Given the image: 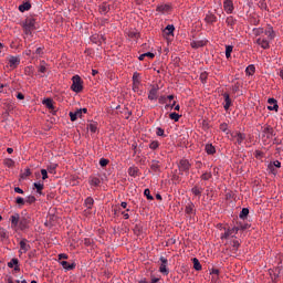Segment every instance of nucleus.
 <instances>
[{
    "label": "nucleus",
    "instance_id": "f257e3e1",
    "mask_svg": "<svg viewBox=\"0 0 283 283\" xmlns=\"http://www.w3.org/2000/svg\"><path fill=\"white\" fill-rule=\"evenodd\" d=\"M71 90L72 92H75V94H81V92H83V78L78 75H74L72 77Z\"/></svg>",
    "mask_w": 283,
    "mask_h": 283
},
{
    "label": "nucleus",
    "instance_id": "f03ea898",
    "mask_svg": "<svg viewBox=\"0 0 283 283\" xmlns=\"http://www.w3.org/2000/svg\"><path fill=\"white\" fill-rule=\"evenodd\" d=\"M239 228H224V232L221 233V240H228L229 238H234L238 234Z\"/></svg>",
    "mask_w": 283,
    "mask_h": 283
},
{
    "label": "nucleus",
    "instance_id": "7ed1b4c3",
    "mask_svg": "<svg viewBox=\"0 0 283 283\" xmlns=\"http://www.w3.org/2000/svg\"><path fill=\"white\" fill-rule=\"evenodd\" d=\"M35 24L36 20H34L33 18L27 19L23 25L24 34H32Z\"/></svg>",
    "mask_w": 283,
    "mask_h": 283
},
{
    "label": "nucleus",
    "instance_id": "20e7f679",
    "mask_svg": "<svg viewBox=\"0 0 283 283\" xmlns=\"http://www.w3.org/2000/svg\"><path fill=\"white\" fill-rule=\"evenodd\" d=\"M275 136L273 127L270 124H264L262 127V137L263 139H271Z\"/></svg>",
    "mask_w": 283,
    "mask_h": 283
},
{
    "label": "nucleus",
    "instance_id": "39448f33",
    "mask_svg": "<svg viewBox=\"0 0 283 283\" xmlns=\"http://www.w3.org/2000/svg\"><path fill=\"white\" fill-rule=\"evenodd\" d=\"M159 273H161L163 275H168L169 274V269L167 268L168 265V260L165 256H160L159 258Z\"/></svg>",
    "mask_w": 283,
    "mask_h": 283
},
{
    "label": "nucleus",
    "instance_id": "423d86ee",
    "mask_svg": "<svg viewBox=\"0 0 283 283\" xmlns=\"http://www.w3.org/2000/svg\"><path fill=\"white\" fill-rule=\"evenodd\" d=\"M140 84H142L140 73L134 72V75H133V90L135 92H137L139 90Z\"/></svg>",
    "mask_w": 283,
    "mask_h": 283
},
{
    "label": "nucleus",
    "instance_id": "0eeeda50",
    "mask_svg": "<svg viewBox=\"0 0 283 283\" xmlns=\"http://www.w3.org/2000/svg\"><path fill=\"white\" fill-rule=\"evenodd\" d=\"M223 9L228 14H232L234 12V3L232 0L223 1Z\"/></svg>",
    "mask_w": 283,
    "mask_h": 283
},
{
    "label": "nucleus",
    "instance_id": "6e6552de",
    "mask_svg": "<svg viewBox=\"0 0 283 283\" xmlns=\"http://www.w3.org/2000/svg\"><path fill=\"white\" fill-rule=\"evenodd\" d=\"M178 167L180 172H189L191 165L189 164L188 159H181Z\"/></svg>",
    "mask_w": 283,
    "mask_h": 283
},
{
    "label": "nucleus",
    "instance_id": "1a4fd4ad",
    "mask_svg": "<svg viewBox=\"0 0 283 283\" xmlns=\"http://www.w3.org/2000/svg\"><path fill=\"white\" fill-rule=\"evenodd\" d=\"M241 247V243L238 241V240H233L231 242V245L229 248V251H230V255L232 256H235L237 255V252H238V249Z\"/></svg>",
    "mask_w": 283,
    "mask_h": 283
},
{
    "label": "nucleus",
    "instance_id": "9d476101",
    "mask_svg": "<svg viewBox=\"0 0 283 283\" xmlns=\"http://www.w3.org/2000/svg\"><path fill=\"white\" fill-rule=\"evenodd\" d=\"M185 212L188 216H195L196 214V206L191 201H189L185 207Z\"/></svg>",
    "mask_w": 283,
    "mask_h": 283
},
{
    "label": "nucleus",
    "instance_id": "9b49d317",
    "mask_svg": "<svg viewBox=\"0 0 283 283\" xmlns=\"http://www.w3.org/2000/svg\"><path fill=\"white\" fill-rule=\"evenodd\" d=\"M268 103L270 104L268 106V109L271 111V112H277L279 111V104H277V101L274 99V97H269L268 99Z\"/></svg>",
    "mask_w": 283,
    "mask_h": 283
},
{
    "label": "nucleus",
    "instance_id": "f8f14e48",
    "mask_svg": "<svg viewBox=\"0 0 283 283\" xmlns=\"http://www.w3.org/2000/svg\"><path fill=\"white\" fill-rule=\"evenodd\" d=\"M256 44L260 45L263 50L271 48L269 40L264 38L256 39Z\"/></svg>",
    "mask_w": 283,
    "mask_h": 283
},
{
    "label": "nucleus",
    "instance_id": "ddd939ff",
    "mask_svg": "<svg viewBox=\"0 0 283 283\" xmlns=\"http://www.w3.org/2000/svg\"><path fill=\"white\" fill-rule=\"evenodd\" d=\"M19 63H21V59H19V56H10L9 57V66L11 67V70L17 69Z\"/></svg>",
    "mask_w": 283,
    "mask_h": 283
},
{
    "label": "nucleus",
    "instance_id": "4468645a",
    "mask_svg": "<svg viewBox=\"0 0 283 283\" xmlns=\"http://www.w3.org/2000/svg\"><path fill=\"white\" fill-rule=\"evenodd\" d=\"M223 98H224L223 107L228 112L233 103L229 93H223Z\"/></svg>",
    "mask_w": 283,
    "mask_h": 283
},
{
    "label": "nucleus",
    "instance_id": "2eb2a0df",
    "mask_svg": "<svg viewBox=\"0 0 283 283\" xmlns=\"http://www.w3.org/2000/svg\"><path fill=\"white\" fill-rule=\"evenodd\" d=\"M231 136L237 139V143L240 146L242 145L243 140L247 139V135L244 133H234L231 134Z\"/></svg>",
    "mask_w": 283,
    "mask_h": 283
},
{
    "label": "nucleus",
    "instance_id": "dca6fc26",
    "mask_svg": "<svg viewBox=\"0 0 283 283\" xmlns=\"http://www.w3.org/2000/svg\"><path fill=\"white\" fill-rule=\"evenodd\" d=\"M263 34L266 35L269 40L275 39V32L271 25L264 29Z\"/></svg>",
    "mask_w": 283,
    "mask_h": 283
},
{
    "label": "nucleus",
    "instance_id": "f3484780",
    "mask_svg": "<svg viewBox=\"0 0 283 283\" xmlns=\"http://www.w3.org/2000/svg\"><path fill=\"white\" fill-rule=\"evenodd\" d=\"M281 168L282 167V164L280 160H274V161H271V164H269L268 168L270 169V171L275 175L276 174V170L275 168Z\"/></svg>",
    "mask_w": 283,
    "mask_h": 283
},
{
    "label": "nucleus",
    "instance_id": "a211bd4d",
    "mask_svg": "<svg viewBox=\"0 0 283 283\" xmlns=\"http://www.w3.org/2000/svg\"><path fill=\"white\" fill-rule=\"evenodd\" d=\"M30 249V244H28L27 239H22L20 241V253H28V250Z\"/></svg>",
    "mask_w": 283,
    "mask_h": 283
},
{
    "label": "nucleus",
    "instance_id": "6ab92c4d",
    "mask_svg": "<svg viewBox=\"0 0 283 283\" xmlns=\"http://www.w3.org/2000/svg\"><path fill=\"white\" fill-rule=\"evenodd\" d=\"M42 105H45L48 109L51 112H54V99L52 98H45L42 101Z\"/></svg>",
    "mask_w": 283,
    "mask_h": 283
},
{
    "label": "nucleus",
    "instance_id": "aec40b11",
    "mask_svg": "<svg viewBox=\"0 0 283 283\" xmlns=\"http://www.w3.org/2000/svg\"><path fill=\"white\" fill-rule=\"evenodd\" d=\"M158 97V87H153L149 92H148V99L149 101H156Z\"/></svg>",
    "mask_w": 283,
    "mask_h": 283
},
{
    "label": "nucleus",
    "instance_id": "412c9836",
    "mask_svg": "<svg viewBox=\"0 0 283 283\" xmlns=\"http://www.w3.org/2000/svg\"><path fill=\"white\" fill-rule=\"evenodd\" d=\"M205 20H206L207 23L213 24L218 21V18L213 13L209 12V13L206 14Z\"/></svg>",
    "mask_w": 283,
    "mask_h": 283
},
{
    "label": "nucleus",
    "instance_id": "4be33fe9",
    "mask_svg": "<svg viewBox=\"0 0 283 283\" xmlns=\"http://www.w3.org/2000/svg\"><path fill=\"white\" fill-rule=\"evenodd\" d=\"M159 164H160L159 160H156V159L151 160V164H150L151 171L159 172V170H160Z\"/></svg>",
    "mask_w": 283,
    "mask_h": 283
},
{
    "label": "nucleus",
    "instance_id": "5701e85b",
    "mask_svg": "<svg viewBox=\"0 0 283 283\" xmlns=\"http://www.w3.org/2000/svg\"><path fill=\"white\" fill-rule=\"evenodd\" d=\"M176 28L175 25H167L165 29H164V34L170 36V35H174V32H175Z\"/></svg>",
    "mask_w": 283,
    "mask_h": 283
},
{
    "label": "nucleus",
    "instance_id": "b1692460",
    "mask_svg": "<svg viewBox=\"0 0 283 283\" xmlns=\"http://www.w3.org/2000/svg\"><path fill=\"white\" fill-rule=\"evenodd\" d=\"M61 265L63 266V269H66V271H73V269H75L76 266V264H70L67 261H62Z\"/></svg>",
    "mask_w": 283,
    "mask_h": 283
},
{
    "label": "nucleus",
    "instance_id": "393cba45",
    "mask_svg": "<svg viewBox=\"0 0 283 283\" xmlns=\"http://www.w3.org/2000/svg\"><path fill=\"white\" fill-rule=\"evenodd\" d=\"M203 189L202 188H199V186H195L192 189H191V192L195 197H201V193H202Z\"/></svg>",
    "mask_w": 283,
    "mask_h": 283
},
{
    "label": "nucleus",
    "instance_id": "a878e982",
    "mask_svg": "<svg viewBox=\"0 0 283 283\" xmlns=\"http://www.w3.org/2000/svg\"><path fill=\"white\" fill-rule=\"evenodd\" d=\"M175 109V111H180V105L177 104V102H172L171 104H166L165 109Z\"/></svg>",
    "mask_w": 283,
    "mask_h": 283
},
{
    "label": "nucleus",
    "instance_id": "bb28decb",
    "mask_svg": "<svg viewBox=\"0 0 283 283\" xmlns=\"http://www.w3.org/2000/svg\"><path fill=\"white\" fill-rule=\"evenodd\" d=\"M205 45H206V42L202 40L191 42V46L193 49H200V48H203Z\"/></svg>",
    "mask_w": 283,
    "mask_h": 283
},
{
    "label": "nucleus",
    "instance_id": "cd10ccee",
    "mask_svg": "<svg viewBox=\"0 0 283 283\" xmlns=\"http://www.w3.org/2000/svg\"><path fill=\"white\" fill-rule=\"evenodd\" d=\"M101 179H98V177H93V178H91V180H90V185L92 186V187H101Z\"/></svg>",
    "mask_w": 283,
    "mask_h": 283
},
{
    "label": "nucleus",
    "instance_id": "c85d7f7f",
    "mask_svg": "<svg viewBox=\"0 0 283 283\" xmlns=\"http://www.w3.org/2000/svg\"><path fill=\"white\" fill-rule=\"evenodd\" d=\"M145 57H148V59H150V60H154L155 54L151 53V52H147V53L140 54V55L138 56V60H139V61H144Z\"/></svg>",
    "mask_w": 283,
    "mask_h": 283
},
{
    "label": "nucleus",
    "instance_id": "c756f323",
    "mask_svg": "<svg viewBox=\"0 0 283 283\" xmlns=\"http://www.w3.org/2000/svg\"><path fill=\"white\" fill-rule=\"evenodd\" d=\"M192 261H193L195 271H197V272L201 271L202 266H201L199 259L193 258Z\"/></svg>",
    "mask_w": 283,
    "mask_h": 283
},
{
    "label": "nucleus",
    "instance_id": "7c9ffc66",
    "mask_svg": "<svg viewBox=\"0 0 283 283\" xmlns=\"http://www.w3.org/2000/svg\"><path fill=\"white\" fill-rule=\"evenodd\" d=\"M206 153L209 155H213L216 153V147L212 144L206 145Z\"/></svg>",
    "mask_w": 283,
    "mask_h": 283
},
{
    "label": "nucleus",
    "instance_id": "2f4dec72",
    "mask_svg": "<svg viewBox=\"0 0 283 283\" xmlns=\"http://www.w3.org/2000/svg\"><path fill=\"white\" fill-rule=\"evenodd\" d=\"M226 23H227L229 27H234L235 23H237V19H235L233 15H230V17L227 18Z\"/></svg>",
    "mask_w": 283,
    "mask_h": 283
},
{
    "label": "nucleus",
    "instance_id": "473e14b6",
    "mask_svg": "<svg viewBox=\"0 0 283 283\" xmlns=\"http://www.w3.org/2000/svg\"><path fill=\"white\" fill-rule=\"evenodd\" d=\"M30 8H32V4H30L29 2L19 6L20 12H25V10H30Z\"/></svg>",
    "mask_w": 283,
    "mask_h": 283
},
{
    "label": "nucleus",
    "instance_id": "72a5a7b5",
    "mask_svg": "<svg viewBox=\"0 0 283 283\" xmlns=\"http://www.w3.org/2000/svg\"><path fill=\"white\" fill-rule=\"evenodd\" d=\"M255 73V66L253 64L249 65L247 69H245V74L247 75H253Z\"/></svg>",
    "mask_w": 283,
    "mask_h": 283
},
{
    "label": "nucleus",
    "instance_id": "f704fd0d",
    "mask_svg": "<svg viewBox=\"0 0 283 283\" xmlns=\"http://www.w3.org/2000/svg\"><path fill=\"white\" fill-rule=\"evenodd\" d=\"M56 167H59V164H51L48 166L49 174H56Z\"/></svg>",
    "mask_w": 283,
    "mask_h": 283
},
{
    "label": "nucleus",
    "instance_id": "c9c22d12",
    "mask_svg": "<svg viewBox=\"0 0 283 283\" xmlns=\"http://www.w3.org/2000/svg\"><path fill=\"white\" fill-rule=\"evenodd\" d=\"M160 147V144L158 140H153L150 144H149V149L151 150H156Z\"/></svg>",
    "mask_w": 283,
    "mask_h": 283
},
{
    "label": "nucleus",
    "instance_id": "e433bc0d",
    "mask_svg": "<svg viewBox=\"0 0 283 283\" xmlns=\"http://www.w3.org/2000/svg\"><path fill=\"white\" fill-rule=\"evenodd\" d=\"M85 206L87 209H92V207H94V199L92 197L86 198Z\"/></svg>",
    "mask_w": 283,
    "mask_h": 283
},
{
    "label": "nucleus",
    "instance_id": "4c0bfd02",
    "mask_svg": "<svg viewBox=\"0 0 283 283\" xmlns=\"http://www.w3.org/2000/svg\"><path fill=\"white\" fill-rule=\"evenodd\" d=\"M233 52V45L226 46V57L231 59V53Z\"/></svg>",
    "mask_w": 283,
    "mask_h": 283
},
{
    "label": "nucleus",
    "instance_id": "58836bf2",
    "mask_svg": "<svg viewBox=\"0 0 283 283\" xmlns=\"http://www.w3.org/2000/svg\"><path fill=\"white\" fill-rule=\"evenodd\" d=\"M19 218H20L19 214L11 216V224L13 227H17L19 224Z\"/></svg>",
    "mask_w": 283,
    "mask_h": 283
},
{
    "label": "nucleus",
    "instance_id": "ea45409f",
    "mask_svg": "<svg viewBox=\"0 0 283 283\" xmlns=\"http://www.w3.org/2000/svg\"><path fill=\"white\" fill-rule=\"evenodd\" d=\"M249 212L250 211H249L248 208H242L241 213H240L241 220H245V218L248 217Z\"/></svg>",
    "mask_w": 283,
    "mask_h": 283
},
{
    "label": "nucleus",
    "instance_id": "a19ab883",
    "mask_svg": "<svg viewBox=\"0 0 283 283\" xmlns=\"http://www.w3.org/2000/svg\"><path fill=\"white\" fill-rule=\"evenodd\" d=\"M253 34L255 36H260L261 34H264V29L263 28H255L252 30Z\"/></svg>",
    "mask_w": 283,
    "mask_h": 283
},
{
    "label": "nucleus",
    "instance_id": "79ce46f5",
    "mask_svg": "<svg viewBox=\"0 0 283 283\" xmlns=\"http://www.w3.org/2000/svg\"><path fill=\"white\" fill-rule=\"evenodd\" d=\"M213 177L211 171H206L203 175L200 177L202 180H209Z\"/></svg>",
    "mask_w": 283,
    "mask_h": 283
},
{
    "label": "nucleus",
    "instance_id": "37998d69",
    "mask_svg": "<svg viewBox=\"0 0 283 283\" xmlns=\"http://www.w3.org/2000/svg\"><path fill=\"white\" fill-rule=\"evenodd\" d=\"M169 117H170V120H174V122L178 123V122H179V118L181 117V115H179V114H177V113H171V114L169 115Z\"/></svg>",
    "mask_w": 283,
    "mask_h": 283
},
{
    "label": "nucleus",
    "instance_id": "c03bdc74",
    "mask_svg": "<svg viewBox=\"0 0 283 283\" xmlns=\"http://www.w3.org/2000/svg\"><path fill=\"white\" fill-rule=\"evenodd\" d=\"M156 135L159 137H167V134L165 133V129L158 127L156 128Z\"/></svg>",
    "mask_w": 283,
    "mask_h": 283
},
{
    "label": "nucleus",
    "instance_id": "a18cd8bd",
    "mask_svg": "<svg viewBox=\"0 0 283 283\" xmlns=\"http://www.w3.org/2000/svg\"><path fill=\"white\" fill-rule=\"evenodd\" d=\"M19 264V259H12L11 262L8 263L9 269H13Z\"/></svg>",
    "mask_w": 283,
    "mask_h": 283
},
{
    "label": "nucleus",
    "instance_id": "49530a36",
    "mask_svg": "<svg viewBox=\"0 0 283 283\" xmlns=\"http://www.w3.org/2000/svg\"><path fill=\"white\" fill-rule=\"evenodd\" d=\"M4 165L6 167H14V160H12L11 158L4 159Z\"/></svg>",
    "mask_w": 283,
    "mask_h": 283
},
{
    "label": "nucleus",
    "instance_id": "de8ad7c7",
    "mask_svg": "<svg viewBox=\"0 0 283 283\" xmlns=\"http://www.w3.org/2000/svg\"><path fill=\"white\" fill-rule=\"evenodd\" d=\"M220 130L224 134H229V129H228V124L223 123V124H220Z\"/></svg>",
    "mask_w": 283,
    "mask_h": 283
},
{
    "label": "nucleus",
    "instance_id": "09e8293b",
    "mask_svg": "<svg viewBox=\"0 0 283 283\" xmlns=\"http://www.w3.org/2000/svg\"><path fill=\"white\" fill-rule=\"evenodd\" d=\"M138 174V170L136 168H129L128 169V175L132 176V177H135L137 176Z\"/></svg>",
    "mask_w": 283,
    "mask_h": 283
},
{
    "label": "nucleus",
    "instance_id": "8fccbe9b",
    "mask_svg": "<svg viewBox=\"0 0 283 283\" xmlns=\"http://www.w3.org/2000/svg\"><path fill=\"white\" fill-rule=\"evenodd\" d=\"M27 202L28 205H34V202H36V198L34 196H29Z\"/></svg>",
    "mask_w": 283,
    "mask_h": 283
},
{
    "label": "nucleus",
    "instance_id": "3c124183",
    "mask_svg": "<svg viewBox=\"0 0 283 283\" xmlns=\"http://www.w3.org/2000/svg\"><path fill=\"white\" fill-rule=\"evenodd\" d=\"M34 187H35V189H36V191H38V193H41V191H43V184H34Z\"/></svg>",
    "mask_w": 283,
    "mask_h": 283
},
{
    "label": "nucleus",
    "instance_id": "603ef678",
    "mask_svg": "<svg viewBox=\"0 0 283 283\" xmlns=\"http://www.w3.org/2000/svg\"><path fill=\"white\" fill-rule=\"evenodd\" d=\"M144 195H145V197H147L148 200H154V196L150 195V190L149 189H146L144 191Z\"/></svg>",
    "mask_w": 283,
    "mask_h": 283
},
{
    "label": "nucleus",
    "instance_id": "864d4df0",
    "mask_svg": "<svg viewBox=\"0 0 283 283\" xmlns=\"http://www.w3.org/2000/svg\"><path fill=\"white\" fill-rule=\"evenodd\" d=\"M254 156H255L256 159H262L263 156H264V154H263L262 151H260V150H256V151L254 153Z\"/></svg>",
    "mask_w": 283,
    "mask_h": 283
},
{
    "label": "nucleus",
    "instance_id": "5fc2aeb1",
    "mask_svg": "<svg viewBox=\"0 0 283 283\" xmlns=\"http://www.w3.org/2000/svg\"><path fill=\"white\" fill-rule=\"evenodd\" d=\"M88 129H90L93 134H96V129H97L96 124H90V125H88Z\"/></svg>",
    "mask_w": 283,
    "mask_h": 283
},
{
    "label": "nucleus",
    "instance_id": "6e6d98bb",
    "mask_svg": "<svg viewBox=\"0 0 283 283\" xmlns=\"http://www.w3.org/2000/svg\"><path fill=\"white\" fill-rule=\"evenodd\" d=\"M159 104H167V96L166 95L159 96Z\"/></svg>",
    "mask_w": 283,
    "mask_h": 283
},
{
    "label": "nucleus",
    "instance_id": "4d7b16f0",
    "mask_svg": "<svg viewBox=\"0 0 283 283\" xmlns=\"http://www.w3.org/2000/svg\"><path fill=\"white\" fill-rule=\"evenodd\" d=\"M69 116H70L72 123H74L76 120V118H77L76 117V113H73V112H70Z\"/></svg>",
    "mask_w": 283,
    "mask_h": 283
},
{
    "label": "nucleus",
    "instance_id": "13d9d810",
    "mask_svg": "<svg viewBox=\"0 0 283 283\" xmlns=\"http://www.w3.org/2000/svg\"><path fill=\"white\" fill-rule=\"evenodd\" d=\"M41 175H42V180H48V170L42 169Z\"/></svg>",
    "mask_w": 283,
    "mask_h": 283
},
{
    "label": "nucleus",
    "instance_id": "bf43d9fd",
    "mask_svg": "<svg viewBox=\"0 0 283 283\" xmlns=\"http://www.w3.org/2000/svg\"><path fill=\"white\" fill-rule=\"evenodd\" d=\"M15 202H17V205H20V206L25 205V200L21 197L17 198Z\"/></svg>",
    "mask_w": 283,
    "mask_h": 283
},
{
    "label": "nucleus",
    "instance_id": "052dcab7",
    "mask_svg": "<svg viewBox=\"0 0 283 283\" xmlns=\"http://www.w3.org/2000/svg\"><path fill=\"white\" fill-rule=\"evenodd\" d=\"M31 171H30V168H28L24 174L21 175V178H28V176H31Z\"/></svg>",
    "mask_w": 283,
    "mask_h": 283
},
{
    "label": "nucleus",
    "instance_id": "680f3d73",
    "mask_svg": "<svg viewBox=\"0 0 283 283\" xmlns=\"http://www.w3.org/2000/svg\"><path fill=\"white\" fill-rule=\"evenodd\" d=\"M99 165H101V167H107V159L102 158V159L99 160Z\"/></svg>",
    "mask_w": 283,
    "mask_h": 283
},
{
    "label": "nucleus",
    "instance_id": "e2e57ef3",
    "mask_svg": "<svg viewBox=\"0 0 283 283\" xmlns=\"http://www.w3.org/2000/svg\"><path fill=\"white\" fill-rule=\"evenodd\" d=\"M210 274L219 276L220 271L218 269H213Z\"/></svg>",
    "mask_w": 283,
    "mask_h": 283
},
{
    "label": "nucleus",
    "instance_id": "0e129e2a",
    "mask_svg": "<svg viewBox=\"0 0 283 283\" xmlns=\"http://www.w3.org/2000/svg\"><path fill=\"white\" fill-rule=\"evenodd\" d=\"M17 98L19 101H23L25 98V95H23V93H18Z\"/></svg>",
    "mask_w": 283,
    "mask_h": 283
},
{
    "label": "nucleus",
    "instance_id": "69168bd1",
    "mask_svg": "<svg viewBox=\"0 0 283 283\" xmlns=\"http://www.w3.org/2000/svg\"><path fill=\"white\" fill-rule=\"evenodd\" d=\"M75 114H76V118H83V113L81 112V109H77Z\"/></svg>",
    "mask_w": 283,
    "mask_h": 283
},
{
    "label": "nucleus",
    "instance_id": "338daca9",
    "mask_svg": "<svg viewBox=\"0 0 283 283\" xmlns=\"http://www.w3.org/2000/svg\"><path fill=\"white\" fill-rule=\"evenodd\" d=\"M46 70L48 69L44 65H42V66H40L39 72H41L42 74H45Z\"/></svg>",
    "mask_w": 283,
    "mask_h": 283
},
{
    "label": "nucleus",
    "instance_id": "774afa93",
    "mask_svg": "<svg viewBox=\"0 0 283 283\" xmlns=\"http://www.w3.org/2000/svg\"><path fill=\"white\" fill-rule=\"evenodd\" d=\"M15 193H23V189L15 187L14 188Z\"/></svg>",
    "mask_w": 283,
    "mask_h": 283
}]
</instances>
